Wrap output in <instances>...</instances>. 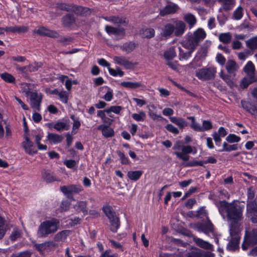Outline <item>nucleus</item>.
Segmentation results:
<instances>
[{"instance_id":"338daca9","label":"nucleus","mask_w":257,"mask_h":257,"mask_svg":"<svg viewBox=\"0 0 257 257\" xmlns=\"http://www.w3.org/2000/svg\"><path fill=\"white\" fill-rule=\"evenodd\" d=\"M166 129L170 133L175 135L178 134L179 133V130L172 124H168L165 126Z\"/></svg>"},{"instance_id":"ddd939ff","label":"nucleus","mask_w":257,"mask_h":257,"mask_svg":"<svg viewBox=\"0 0 257 257\" xmlns=\"http://www.w3.org/2000/svg\"><path fill=\"white\" fill-rule=\"evenodd\" d=\"M36 33L40 35L47 36L52 38H57L59 36L57 32L49 30L44 27H39Z\"/></svg>"},{"instance_id":"69168bd1","label":"nucleus","mask_w":257,"mask_h":257,"mask_svg":"<svg viewBox=\"0 0 257 257\" xmlns=\"http://www.w3.org/2000/svg\"><path fill=\"white\" fill-rule=\"evenodd\" d=\"M121 109L120 106H112L109 108L106 109L105 111L108 113L113 112L116 114H118Z\"/></svg>"},{"instance_id":"3c124183","label":"nucleus","mask_w":257,"mask_h":257,"mask_svg":"<svg viewBox=\"0 0 257 257\" xmlns=\"http://www.w3.org/2000/svg\"><path fill=\"white\" fill-rule=\"evenodd\" d=\"M176 55L175 51L174 48H170L164 53V57L167 60L172 59Z\"/></svg>"},{"instance_id":"20e7f679","label":"nucleus","mask_w":257,"mask_h":257,"mask_svg":"<svg viewBox=\"0 0 257 257\" xmlns=\"http://www.w3.org/2000/svg\"><path fill=\"white\" fill-rule=\"evenodd\" d=\"M180 141L176 142L174 144L173 149L175 150L174 154L180 159L187 161L189 160V154L193 152V147L190 146L182 145Z\"/></svg>"},{"instance_id":"b1692460","label":"nucleus","mask_w":257,"mask_h":257,"mask_svg":"<svg viewBox=\"0 0 257 257\" xmlns=\"http://www.w3.org/2000/svg\"><path fill=\"white\" fill-rule=\"evenodd\" d=\"M74 208L78 212H83L85 215L87 213V202L84 201H80L74 205Z\"/></svg>"},{"instance_id":"7ed1b4c3","label":"nucleus","mask_w":257,"mask_h":257,"mask_svg":"<svg viewBox=\"0 0 257 257\" xmlns=\"http://www.w3.org/2000/svg\"><path fill=\"white\" fill-rule=\"evenodd\" d=\"M225 68L227 74H225L221 70L219 73V76L228 85L232 87L234 85V77L236 75L235 73L238 70L239 66L235 61L230 59L227 61Z\"/></svg>"},{"instance_id":"6e6552de","label":"nucleus","mask_w":257,"mask_h":257,"mask_svg":"<svg viewBox=\"0 0 257 257\" xmlns=\"http://www.w3.org/2000/svg\"><path fill=\"white\" fill-rule=\"evenodd\" d=\"M241 221H231L229 225V232L230 237H236L240 238L239 233L241 230L240 227Z\"/></svg>"},{"instance_id":"4468645a","label":"nucleus","mask_w":257,"mask_h":257,"mask_svg":"<svg viewBox=\"0 0 257 257\" xmlns=\"http://www.w3.org/2000/svg\"><path fill=\"white\" fill-rule=\"evenodd\" d=\"M193 241L198 246L201 248L211 250H213V245L208 242V241H205L196 236H194L193 237Z\"/></svg>"},{"instance_id":"1a4fd4ad","label":"nucleus","mask_w":257,"mask_h":257,"mask_svg":"<svg viewBox=\"0 0 257 257\" xmlns=\"http://www.w3.org/2000/svg\"><path fill=\"white\" fill-rule=\"evenodd\" d=\"M42 98L36 92L31 93L30 95V104L35 111L40 110Z\"/></svg>"},{"instance_id":"6ab92c4d","label":"nucleus","mask_w":257,"mask_h":257,"mask_svg":"<svg viewBox=\"0 0 257 257\" xmlns=\"http://www.w3.org/2000/svg\"><path fill=\"white\" fill-rule=\"evenodd\" d=\"M173 25L167 24L162 28L161 35L162 37L168 38L174 33Z\"/></svg>"},{"instance_id":"5701e85b","label":"nucleus","mask_w":257,"mask_h":257,"mask_svg":"<svg viewBox=\"0 0 257 257\" xmlns=\"http://www.w3.org/2000/svg\"><path fill=\"white\" fill-rule=\"evenodd\" d=\"M244 239L249 244H255L257 243V229H253L250 234L247 236L245 233Z\"/></svg>"},{"instance_id":"a19ab883","label":"nucleus","mask_w":257,"mask_h":257,"mask_svg":"<svg viewBox=\"0 0 257 257\" xmlns=\"http://www.w3.org/2000/svg\"><path fill=\"white\" fill-rule=\"evenodd\" d=\"M237 150V145H229L227 143L224 142L222 145V149L219 150V152H230Z\"/></svg>"},{"instance_id":"2eb2a0df","label":"nucleus","mask_w":257,"mask_h":257,"mask_svg":"<svg viewBox=\"0 0 257 257\" xmlns=\"http://www.w3.org/2000/svg\"><path fill=\"white\" fill-rule=\"evenodd\" d=\"M243 70L248 77H256L255 75V66L251 61L247 62L243 68Z\"/></svg>"},{"instance_id":"79ce46f5","label":"nucleus","mask_w":257,"mask_h":257,"mask_svg":"<svg viewBox=\"0 0 257 257\" xmlns=\"http://www.w3.org/2000/svg\"><path fill=\"white\" fill-rule=\"evenodd\" d=\"M247 213L257 210L256 202L254 200L247 201Z\"/></svg>"},{"instance_id":"a18cd8bd","label":"nucleus","mask_w":257,"mask_h":257,"mask_svg":"<svg viewBox=\"0 0 257 257\" xmlns=\"http://www.w3.org/2000/svg\"><path fill=\"white\" fill-rule=\"evenodd\" d=\"M193 35L198 39L199 41L204 39L206 36V33L203 30V29L201 28H199L196 31H195L193 33Z\"/></svg>"},{"instance_id":"cd10ccee","label":"nucleus","mask_w":257,"mask_h":257,"mask_svg":"<svg viewBox=\"0 0 257 257\" xmlns=\"http://www.w3.org/2000/svg\"><path fill=\"white\" fill-rule=\"evenodd\" d=\"M143 172L141 170L130 171L127 172V176L132 181H136L142 176Z\"/></svg>"},{"instance_id":"e2e57ef3","label":"nucleus","mask_w":257,"mask_h":257,"mask_svg":"<svg viewBox=\"0 0 257 257\" xmlns=\"http://www.w3.org/2000/svg\"><path fill=\"white\" fill-rule=\"evenodd\" d=\"M42 64L40 63H34L27 66V69L30 72H34L38 70V69L40 68Z\"/></svg>"},{"instance_id":"a878e982","label":"nucleus","mask_w":257,"mask_h":257,"mask_svg":"<svg viewBox=\"0 0 257 257\" xmlns=\"http://www.w3.org/2000/svg\"><path fill=\"white\" fill-rule=\"evenodd\" d=\"M193 50H184L179 47V59L180 61L187 60L191 57Z\"/></svg>"},{"instance_id":"680f3d73","label":"nucleus","mask_w":257,"mask_h":257,"mask_svg":"<svg viewBox=\"0 0 257 257\" xmlns=\"http://www.w3.org/2000/svg\"><path fill=\"white\" fill-rule=\"evenodd\" d=\"M201 132L207 131L212 128V124L210 120H203L201 125Z\"/></svg>"},{"instance_id":"4d7b16f0","label":"nucleus","mask_w":257,"mask_h":257,"mask_svg":"<svg viewBox=\"0 0 257 257\" xmlns=\"http://www.w3.org/2000/svg\"><path fill=\"white\" fill-rule=\"evenodd\" d=\"M243 9L241 7H237L233 12L234 19L238 20L241 19L243 16Z\"/></svg>"},{"instance_id":"393cba45","label":"nucleus","mask_w":257,"mask_h":257,"mask_svg":"<svg viewBox=\"0 0 257 257\" xmlns=\"http://www.w3.org/2000/svg\"><path fill=\"white\" fill-rule=\"evenodd\" d=\"M6 32H10L12 33H26L28 31V28L26 26H14L7 27L5 28Z\"/></svg>"},{"instance_id":"bf43d9fd","label":"nucleus","mask_w":257,"mask_h":257,"mask_svg":"<svg viewBox=\"0 0 257 257\" xmlns=\"http://www.w3.org/2000/svg\"><path fill=\"white\" fill-rule=\"evenodd\" d=\"M7 230V226L5 224L4 219L0 216V239L2 238Z\"/></svg>"},{"instance_id":"72a5a7b5","label":"nucleus","mask_w":257,"mask_h":257,"mask_svg":"<svg viewBox=\"0 0 257 257\" xmlns=\"http://www.w3.org/2000/svg\"><path fill=\"white\" fill-rule=\"evenodd\" d=\"M256 80V77H248L247 76L244 77L240 83V87L242 88H246L248 87V86L255 81Z\"/></svg>"},{"instance_id":"c03bdc74","label":"nucleus","mask_w":257,"mask_h":257,"mask_svg":"<svg viewBox=\"0 0 257 257\" xmlns=\"http://www.w3.org/2000/svg\"><path fill=\"white\" fill-rule=\"evenodd\" d=\"M142 37L147 38H151L155 35V30L152 28H147L143 30Z\"/></svg>"},{"instance_id":"c756f323","label":"nucleus","mask_w":257,"mask_h":257,"mask_svg":"<svg viewBox=\"0 0 257 257\" xmlns=\"http://www.w3.org/2000/svg\"><path fill=\"white\" fill-rule=\"evenodd\" d=\"M240 238L236 237H231L228 242L227 248L229 250H235L238 248Z\"/></svg>"},{"instance_id":"a211bd4d","label":"nucleus","mask_w":257,"mask_h":257,"mask_svg":"<svg viewBox=\"0 0 257 257\" xmlns=\"http://www.w3.org/2000/svg\"><path fill=\"white\" fill-rule=\"evenodd\" d=\"M97 129L101 130L103 136L105 138H110L114 136L113 129L108 126L100 125L97 127Z\"/></svg>"},{"instance_id":"423d86ee","label":"nucleus","mask_w":257,"mask_h":257,"mask_svg":"<svg viewBox=\"0 0 257 257\" xmlns=\"http://www.w3.org/2000/svg\"><path fill=\"white\" fill-rule=\"evenodd\" d=\"M204 214L206 216V221L205 222L197 223L196 224V229L198 231L202 232L206 235H214L213 225L207 216L206 212H204Z\"/></svg>"},{"instance_id":"de8ad7c7","label":"nucleus","mask_w":257,"mask_h":257,"mask_svg":"<svg viewBox=\"0 0 257 257\" xmlns=\"http://www.w3.org/2000/svg\"><path fill=\"white\" fill-rule=\"evenodd\" d=\"M103 211L109 219L115 215L114 211L110 206H104L103 207Z\"/></svg>"},{"instance_id":"4be33fe9","label":"nucleus","mask_w":257,"mask_h":257,"mask_svg":"<svg viewBox=\"0 0 257 257\" xmlns=\"http://www.w3.org/2000/svg\"><path fill=\"white\" fill-rule=\"evenodd\" d=\"M178 7L175 5H169L166 6L164 8L160 10V15L164 16L166 15L174 13L176 12Z\"/></svg>"},{"instance_id":"f8f14e48","label":"nucleus","mask_w":257,"mask_h":257,"mask_svg":"<svg viewBox=\"0 0 257 257\" xmlns=\"http://www.w3.org/2000/svg\"><path fill=\"white\" fill-rule=\"evenodd\" d=\"M105 31L109 35H114L117 37H122L125 35V30L123 28H115L110 26H105Z\"/></svg>"},{"instance_id":"f3484780","label":"nucleus","mask_w":257,"mask_h":257,"mask_svg":"<svg viewBox=\"0 0 257 257\" xmlns=\"http://www.w3.org/2000/svg\"><path fill=\"white\" fill-rule=\"evenodd\" d=\"M169 118L172 123L177 125L180 129H183L188 125L187 122L182 117L172 116Z\"/></svg>"},{"instance_id":"9d476101","label":"nucleus","mask_w":257,"mask_h":257,"mask_svg":"<svg viewBox=\"0 0 257 257\" xmlns=\"http://www.w3.org/2000/svg\"><path fill=\"white\" fill-rule=\"evenodd\" d=\"M173 28L174 29V35L176 37H179L184 33L186 28V26L185 23L183 21L177 20L174 22Z\"/></svg>"},{"instance_id":"f257e3e1","label":"nucleus","mask_w":257,"mask_h":257,"mask_svg":"<svg viewBox=\"0 0 257 257\" xmlns=\"http://www.w3.org/2000/svg\"><path fill=\"white\" fill-rule=\"evenodd\" d=\"M244 205L239 201L234 200L231 203L221 201L219 211L220 213L224 211L227 213L228 219L231 221H241L243 219Z\"/></svg>"},{"instance_id":"49530a36","label":"nucleus","mask_w":257,"mask_h":257,"mask_svg":"<svg viewBox=\"0 0 257 257\" xmlns=\"http://www.w3.org/2000/svg\"><path fill=\"white\" fill-rule=\"evenodd\" d=\"M58 8L60 10L67 12L74 11L75 10V6L74 5L64 3L59 4L58 5Z\"/></svg>"},{"instance_id":"0eeeda50","label":"nucleus","mask_w":257,"mask_h":257,"mask_svg":"<svg viewBox=\"0 0 257 257\" xmlns=\"http://www.w3.org/2000/svg\"><path fill=\"white\" fill-rule=\"evenodd\" d=\"M114 63L122 66L125 69H131L134 68L137 64L130 61L124 56H114L113 58Z\"/></svg>"},{"instance_id":"aec40b11","label":"nucleus","mask_w":257,"mask_h":257,"mask_svg":"<svg viewBox=\"0 0 257 257\" xmlns=\"http://www.w3.org/2000/svg\"><path fill=\"white\" fill-rule=\"evenodd\" d=\"M63 139V138L62 136L56 134L48 133L47 136V141H49L50 143L53 144H57L61 143Z\"/></svg>"},{"instance_id":"774afa93","label":"nucleus","mask_w":257,"mask_h":257,"mask_svg":"<svg viewBox=\"0 0 257 257\" xmlns=\"http://www.w3.org/2000/svg\"><path fill=\"white\" fill-rule=\"evenodd\" d=\"M11 257H31V254L28 251H23L17 253H13Z\"/></svg>"},{"instance_id":"bb28decb","label":"nucleus","mask_w":257,"mask_h":257,"mask_svg":"<svg viewBox=\"0 0 257 257\" xmlns=\"http://www.w3.org/2000/svg\"><path fill=\"white\" fill-rule=\"evenodd\" d=\"M183 20L188 24L190 28L194 27L197 22L196 17L191 13L185 14L183 17Z\"/></svg>"},{"instance_id":"f704fd0d","label":"nucleus","mask_w":257,"mask_h":257,"mask_svg":"<svg viewBox=\"0 0 257 257\" xmlns=\"http://www.w3.org/2000/svg\"><path fill=\"white\" fill-rule=\"evenodd\" d=\"M188 119L191 120L190 127L195 131L201 132V124L196 121L195 118L194 116L188 117Z\"/></svg>"},{"instance_id":"dca6fc26","label":"nucleus","mask_w":257,"mask_h":257,"mask_svg":"<svg viewBox=\"0 0 257 257\" xmlns=\"http://www.w3.org/2000/svg\"><path fill=\"white\" fill-rule=\"evenodd\" d=\"M120 85L128 89H136L140 87H145V86L140 82L123 81Z\"/></svg>"},{"instance_id":"473e14b6","label":"nucleus","mask_w":257,"mask_h":257,"mask_svg":"<svg viewBox=\"0 0 257 257\" xmlns=\"http://www.w3.org/2000/svg\"><path fill=\"white\" fill-rule=\"evenodd\" d=\"M109 219L111 223V230L113 232H116L119 227V221L118 218L115 215Z\"/></svg>"},{"instance_id":"e433bc0d","label":"nucleus","mask_w":257,"mask_h":257,"mask_svg":"<svg viewBox=\"0 0 257 257\" xmlns=\"http://www.w3.org/2000/svg\"><path fill=\"white\" fill-rule=\"evenodd\" d=\"M136 47V45L134 43H126L121 46V49L127 53H129L133 51L135 49Z\"/></svg>"},{"instance_id":"7c9ffc66","label":"nucleus","mask_w":257,"mask_h":257,"mask_svg":"<svg viewBox=\"0 0 257 257\" xmlns=\"http://www.w3.org/2000/svg\"><path fill=\"white\" fill-rule=\"evenodd\" d=\"M42 177L45 181L49 183L57 180L49 170H43L42 172Z\"/></svg>"},{"instance_id":"2f4dec72","label":"nucleus","mask_w":257,"mask_h":257,"mask_svg":"<svg viewBox=\"0 0 257 257\" xmlns=\"http://www.w3.org/2000/svg\"><path fill=\"white\" fill-rule=\"evenodd\" d=\"M246 45L251 50L257 49V36L253 37L245 42Z\"/></svg>"},{"instance_id":"412c9836","label":"nucleus","mask_w":257,"mask_h":257,"mask_svg":"<svg viewBox=\"0 0 257 257\" xmlns=\"http://www.w3.org/2000/svg\"><path fill=\"white\" fill-rule=\"evenodd\" d=\"M70 233L71 231L69 230L60 231L54 235V240L56 242L64 241Z\"/></svg>"},{"instance_id":"6e6d98bb","label":"nucleus","mask_w":257,"mask_h":257,"mask_svg":"<svg viewBox=\"0 0 257 257\" xmlns=\"http://www.w3.org/2000/svg\"><path fill=\"white\" fill-rule=\"evenodd\" d=\"M185 257H202V251L200 249H196L187 253Z\"/></svg>"},{"instance_id":"c9c22d12","label":"nucleus","mask_w":257,"mask_h":257,"mask_svg":"<svg viewBox=\"0 0 257 257\" xmlns=\"http://www.w3.org/2000/svg\"><path fill=\"white\" fill-rule=\"evenodd\" d=\"M199 41L198 39L193 34L190 35L187 40V43L190 48L193 50L195 47L197 46Z\"/></svg>"},{"instance_id":"f03ea898","label":"nucleus","mask_w":257,"mask_h":257,"mask_svg":"<svg viewBox=\"0 0 257 257\" xmlns=\"http://www.w3.org/2000/svg\"><path fill=\"white\" fill-rule=\"evenodd\" d=\"M60 228V220L53 218L42 222L39 226L37 234L39 238H45L57 232Z\"/></svg>"},{"instance_id":"052dcab7","label":"nucleus","mask_w":257,"mask_h":257,"mask_svg":"<svg viewBox=\"0 0 257 257\" xmlns=\"http://www.w3.org/2000/svg\"><path fill=\"white\" fill-rule=\"evenodd\" d=\"M226 140L228 143H238L240 141V138L234 134H229L226 138Z\"/></svg>"},{"instance_id":"13d9d810","label":"nucleus","mask_w":257,"mask_h":257,"mask_svg":"<svg viewBox=\"0 0 257 257\" xmlns=\"http://www.w3.org/2000/svg\"><path fill=\"white\" fill-rule=\"evenodd\" d=\"M199 58L195 57L193 60L188 64V66L191 68L196 69L201 66V63L199 62Z\"/></svg>"},{"instance_id":"603ef678","label":"nucleus","mask_w":257,"mask_h":257,"mask_svg":"<svg viewBox=\"0 0 257 257\" xmlns=\"http://www.w3.org/2000/svg\"><path fill=\"white\" fill-rule=\"evenodd\" d=\"M22 232L17 228L13 229L10 238L12 241H15L17 239L21 236Z\"/></svg>"},{"instance_id":"c85d7f7f","label":"nucleus","mask_w":257,"mask_h":257,"mask_svg":"<svg viewBox=\"0 0 257 257\" xmlns=\"http://www.w3.org/2000/svg\"><path fill=\"white\" fill-rule=\"evenodd\" d=\"M104 19L106 21L111 22L114 24H123L124 25H126L127 24V22L124 19L114 16L105 17Z\"/></svg>"},{"instance_id":"39448f33","label":"nucleus","mask_w":257,"mask_h":257,"mask_svg":"<svg viewBox=\"0 0 257 257\" xmlns=\"http://www.w3.org/2000/svg\"><path fill=\"white\" fill-rule=\"evenodd\" d=\"M216 72V68L214 66L204 67L197 70L195 72V76L201 80H211L215 78Z\"/></svg>"},{"instance_id":"09e8293b","label":"nucleus","mask_w":257,"mask_h":257,"mask_svg":"<svg viewBox=\"0 0 257 257\" xmlns=\"http://www.w3.org/2000/svg\"><path fill=\"white\" fill-rule=\"evenodd\" d=\"M132 116L137 121H143L146 117V115L145 112L140 111L138 113H133Z\"/></svg>"},{"instance_id":"0e129e2a","label":"nucleus","mask_w":257,"mask_h":257,"mask_svg":"<svg viewBox=\"0 0 257 257\" xmlns=\"http://www.w3.org/2000/svg\"><path fill=\"white\" fill-rule=\"evenodd\" d=\"M60 100L64 103H67L68 99V93L65 91H62L59 93Z\"/></svg>"},{"instance_id":"864d4df0","label":"nucleus","mask_w":257,"mask_h":257,"mask_svg":"<svg viewBox=\"0 0 257 257\" xmlns=\"http://www.w3.org/2000/svg\"><path fill=\"white\" fill-rule=\"evenodd\" d=\"M1 77L5 81L9 83H13L15 80V77L8 73H4L1 74Z\"/></svg>"},{"instance_id":"58836bf2","label":"nucleus","mask_w":257,"mask_h":257,"mask_svg":"<svg viewBox=\"0 0 257 257\" xmlns=\"http://www.w3.org/2000/svg\"><path fill=\"white\" fill-rule=\"evenodd\" d=\"M74 18L72 15L68 14L63 18V24L66 27H69L74 22Z\"/></svg>"},{"instance_id":"5fc2aeb1","label":"nucleus","mask_w":257,"mask_h":257,"mask_svg":"<svg viewBox=\"0 0 257 257\" xmlns=\"http://www.w3.org/2000/svg\"><path fill=\"white\" fill-rule=\"evenodd\" d=\"M53 127L58 131H61L64 130H68L69 129V126H67L66 123L60 121L56 123Z\"/></svg>"},{"instance_id":"9b49d317","label":"nucleus","mask_w":257,"mask_h":257,"mask_svg":"<svg viewBox=\"0 0 257 257\" xmlns=\"http://www.w3.org/2000/svg\"><path fill=\"white\" fill-rule=\"evenodd\" d=\"M23 146L25 152L30 155H33L37 153V150L33 143L26 137L25 141L23 143Z\"/></svg>"},{"instance_id":"37998d69","label":"nucleus","mask_w":257,"mask_h":257,"mask_svg":"<svg viewBox=\"0 0 257 257\" xmlns=\"http://www.w3.org/2000/svg\"><path fill=\"white\" fill-rule=\"evenodd\" d=\"M108 70L109 74L114 77H116L117 75L122 77L124 74V72L119 67H116L115 69L109 68Z\"/></svg>"},{"instance_id":"ea45409f","label":"nucleus","mask_w":257,"mask_h":257,"mask_svg":"<svg viewBox=\"0 0 257 257\" xmlns=\"http://www.w3.org/2000/svg\"><path fill=\"white\" fill-rule=\"evenodd\" d=\"M69 188L70 196H72L73 194H78L83 191L82 187L79 185H69Z\"/></svg>"},{"instance_id":"8fccbe9b","label":"nucleus","mask_w":257,"mask_h":257,"mask_svg":"<svg viewBox=\"0 0 257 257\" xmlns=\"http://www.w3.org/2000/svg\"><path fill=\"white\" fill-rule=\"evenodd\" d=\"M33 85L31 84L28 83H24L22 84V91L23 92L25 93L27 96L29 95H31V93L33 92H31V89L32 88Z\"/></svg>"},{"instance_id":"4c0bfd02","label":"nucleus","mask_w":257,"mask_h":257,"mask_svg":"<svg viewBox=\"0 0 257 257\" xmlns=\"http://www.w3.org/2000/svg\"><path fill=\"white\" fill-rule=\"evenodd\" d=\"M219 39L224 44H228L231 42V35L229 33H221L219 35Z\"/></svg>"}]
</instances>
